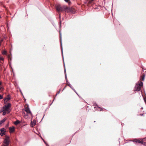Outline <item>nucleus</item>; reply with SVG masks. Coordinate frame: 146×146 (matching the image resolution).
<instances>
[{
  "instance_id": "aec40b11",
  "label": "nucleus",
  "mask_w": 146,
  "mask_h": 146,
  "mask_svg": "<svg viewBox=\"0 0 146 146\" xmlns=\"http://www.w3.org/2000/svg\"><path fill=\"white\" fill-rule=\"evenodd\" d=\"M2 111L3 112V115H5V114H6V112L5 111Z\"/></svg>"
},
{
  "instance_id": "0eeeda50",
  "label": "nucleus",
  "mask_w": 146,
  "mask_h": 146,
  "mask_svg": "<svg viewBox=\"0 0 146 146\" xmlns=\"http://www.w3.org/2000/svg\"><path fill=\"white\" fill-rule=\"evenodd\" d=\"M10 99V97L9 95H8L7 97L5 98L4 100V102L5 104Z\"/></svg>"
},
{
  "instance_id": "6ab92c4d",
  "label": "nucleus",
  "mask_w": 146,
  "mask_h": 146,
  "mask_svg": "<svg viewBox=\"0 0 146 146\" xmlns=\"http://www.w3.org/2000/svg\"><path fill=\"white\" fill-rule=\"evenodd\" d=\"M145 76L143 75V76H142L141 78L142 80L143 81H144L145 79Z\"/></svg>"
},
{
  "instance_id": "2f4dec72",
  "label": "nucleus",
  "mask_w": 146,
  "mask_h": 146,
  "mask_svg": "<svg viewBox=\"0 0 146 146\" xmlns=\"http://www.w3.org/2000/svg\"><path fill=\"white\" fill-rule=\"evenodd\" d=\"M145 102H146V100H145Z\"/></svg>"
},
{
  "instance_id": "7ed1b4c3",
  "label": "nucleus",
  "mask_w": 146,
  "mask_h": 146,
  "mask_svg": "<svg viewBox=\"0 0 146 146\" xmlns=\"http://www.w3.org/2000/svg\"><path fill=\"white\" fill-rule=\"evenodd\" d=\"M9 137L7 135L5 136V138L4 140L3 143L5 145H9Z\"/></svg>"
},
{
  "instance_id": "4be33fe9",
  "label": "nucleus",
  "mask_w": 146,
  "mask_h": 146,
  "mask_svg": "<svg viewBox=\"0 0 146 146\" xmlns=\"http://www.w3.org/2000/svg\"><path fill=\"white\" fill-rule=\"evenodd\" d=\"M3 98V95H1L0 94V100L2 99Z\"/></svg>"
},
{
  "instance_id": "7c9ffc66",
  "label": "nucleus",
  "mask_w": 146,
  "mask_h": 146,
  "mask_svg": "<svg viewBox=\"0 0 146 146\" xmlns=\"http://www.w3.org/2000/svg\"><path fill=\"white\" fill-rule=\"evenodd\" d=\"M1 90V88H0V90Z\"/></svg>"
},
{
  "instance_id": "9b49d317",
  "label": "nucleus",
  "mask_w": 146,
  "mask_h": 146,
  "mask_svg": "<svg viewBox=\"0 0 146 146\" xmlns=\"http://www.w3.org/2000/svg\"><path fill=\"white\" fill-rule=\"evenodd\" d=\"M7 119L6 118H4L3 119L0 121V125L4 123Z\"/></svg>"
},
{
  "instance_id": "ddd939ff",
  "label": "nucleus",
  "mask_w": 146,
  "mask_h": 146,
  "mask_svg": "<svg viewBox=\"0 0 146 146\" xmlns=\"http://www.w3.org/2000/svg\"><path fill=\"white\" fill-rule=\"evenodd\" d=\"M20 123V121L18 120H17L16 121L14 122V124L15 125H17Z\"/></svg>"
},
{
  "instance_id": "1a4fd4ad",
  "label": "nucleus",
  "mask_w": 146,
  "mask_h": 146,
  "mask_svg": "<svg viewBox=\"0 0 146 146\" xmlns=\"http://www.w3.org/2000/svg\"><path fill=\"white\" fill-rule=\"evenodd\" d=\"M143 139L142 140H139L137 139H135L134 140V141L136 142V143H141L142 144V141H143Z\"/></svg>"
},
{
  "instance_id": "4468645a",
  "label": "nucleus",
  "mask_w": 146,
  "mask_h": 146,
  "mask_svg": "<svg viewBox=\"0 0 146 146\" xmlns=\"http://www.w3.org/2000/svg\"><path fill=\"white\" fill-rule=\"evenodd\" d=\"M94 0H88V3L89 4H91L92 3V2L94 1Z\"/></svg>"
},
{
  "instance_id": "dca6fc26",
  "label": "nucleus",
  "mask_w": 146,
  "mask_h": 146,
  "mask_svg": "<svg viewBox=\"0 0 146 146\" xmlns=\"http://www.w3.org/2000/svg\"><path fill=\"white\" fill-rule=\"evenodd\" d=\"M69 13H74V9L73 8H71V10H70Z\"/></svg>"
},
{
  "instance_id": "20e7f679",
  "label": "nucleus",
  "mask_w": 146,
  "mask_h": 146,
  "mask_svg": "<svg viewBox=\"0 0 146 146\" xmlns=\"http://www.w3.org/2000/svg\"><path fill=\"white\" fill-rule=\"evenodd\" d=\"M25 111L27 113V114L29 116H31L32 113L31 111L29 108L28 107H26L25 108Z\"/></svg>"
},
{
  "instance_id": "5701e85b",
  "label": "nucleus",
  "mask_w": 146,
  "mask_h": 146,
  "mask_svg": "<svg viewBox=\"0 0 146 146\" xmlns=\"http://www.w3.org/2000/svg\"><path fill=\"white\" fill-rule=\"evenodd\" d=\"M64 1L66 2H68L69 1V0H64Z\"/></svg>"
},
{
  "instance_id": "c85d7f7f",
  "label": "nucleus",
  "mask_w": 146,
  "mask_h": 146,
  "mask_svg": "<svg viewBox=\"0 0 146 146\" xmlns=\"http://www.w3.org/2000/svg\"><path fill=\"white\" fill-rule=\"evenodd\" d=\"M1 18V16L0 15V18Z\"/></svg>"
},
{
  "instance_id": "f257e3e1",
  "label": "nucleus",
  "mask_w": 146,
  "mask_h": 146,
  "mask_svg": "<svg viewBox=\"0 0 146 146\" xmlns=\"http://www.w3.org/2000/svg\"><path fill=\"white\" fill-rule=\"evenodd\" d=\"M11 104L9 103L5 104L4 106L3 107V111H5L7 112L8 113H9L10 111L9 108L11 107Z\"/></svg>"
},
{
  "instance_id": "bb28decb",
  "label": "nucleus",
  "mask_w": 146,
  "mask_h": 146,
  "mask_svg": "<svg viewBox=\"0 0 146 146\" xmlns=\"http://www.w3.org/2000/svg\"><path fill=\"white\" fill-rule=\"evenodd\" d=\"M44 141L45 143H46V142H45V141L44 140Z\"/></svg>"
},
{
  "instance_id": "b1692460",
  "label": "nucleus",
  "mask_w": 146,
  "mask_h": 146,
  "mask_svg": "<svg viewBox=\"0 0 146 146\" xmlns=\"http://www.w3.org/2000/svg\"><path fill=\"white\" fill-rule=\"evenodd\" d=\"M60 93V91H59L56 94V95L58 94H59Z\"/></svg>"
},
{
  "instance_id": "412c9836",
  "label": "nucleus",
  "mask_w": 146,
  "mask_h": 146,
  "mask_svg": "<svg viewBox=\"0 0 146 146\" xmlns=\"http://www.w3.org/2000/svg\"><path fill=\"white\" fill-rule=\"evenodd\" d=\"M0 60H4V58L3 57L0 56Z\"/></svg>"
},
{
  "instance_id": "6e6552de",
  "label": "nucleus",
  "mask_w": 146,
  "mask_h": 146,
  "mask_svg": "<svg viewBox=\"0 0 146 146\" xmlns=\"http://www.w3.org/2000/svg\"><path fill=\"white\" fill-rule=\"evenodd\" d=\"M64 8L65 11L68 13H70V10H71V8L67 7L64 6Z\"/></svg>"
},
{
  "instance_id": "2eb2a0df",
  "label": "nucleus",
  "mask_w": 146,
  "mask_h": 146,
  "mask_svg": "<svg viewBox=\"0 0 146 146\" xmlns=\"http://www.w3.org/2000/svg\"><path fill=\"white\" fill-rule=\"evenodd\" d=\"M2 54L3 55H6L7 54V52L5 50H3L2 52Z\"/></svg>"
},
{
  "instance_id": "423d86ee",
  "label": "nucleus",
  "mask_w": 146,
  "mask_h": 146,
  "mask_svg": "<svg viewBox=\"0 0 146 146\" xmlns=\"http://www.w3.org/2000/svg\"><path fill=\"white\" fill-rule=\"evenodd\" d=\"M0 135L1 136H2L3 135H5L6 130L5 128H3L1 129H0Z\"/></svg>"
},
{
  "instance_id": "f03ea898",
  "label": "nucleus",
  "mask_w": 146,
  "mask_h": 146,
  "mask_svg": "<svg viewBox=\"0 0 146 146\" xmlns=\"http://www.w3.org/2000/svg\"><path fill=\"white\" fill-rule=\"evenodd\" d=\"M143 83L142 82H141L140 83L136 84L135 88V90L137 91H139L141 89V87L143 86Z\"/></svg>"
},
{
  "instance_id": "a878e982",
  "label": "nucleus",
  "mask_w": 146,
  "mask_h": 146,
  "mask_svg": "<svg viewBox=\"0 0 146 146\" xmlns=\"http://www.w3.org/2000/svg\"><path fill=\"white\" fill-rule=\"evenodd\" d=\"M64 72H65V74H66V70H65V71H64Z\"/></svg>"
},
{
  "instance_id": "a211bd4d",
  "label": "nucleus",
  "mask_w": 146,
  "mask_h": 146,
  "mask_svg": "<svg viewBox=\"0 0 146 146\" xmlns=\"http://www.w3.org/2000/svg\"><path fill=\"white\" fill-rule=\"evenodd\" d=\"M96 106L99 109V110H100V111H101L102 109V108H100V107H99V106L98 105H97L96 104Z\"/></svg>"
},
{
  "instance_id": "f8f14e48",
  "label": "nucleus",
  "mask_w": 146,
  "mask_h": 146,
  "mask_svg": "<svg viewBox=\"0 0 146 146\" xmlns=\"http://www.w3.org/2000/svg\"><path fill=\"white\" fill-rule=\"evenodd\" d=\"M31 124L33 126H35L36 124V121L35 120H34L33 121H32Z\"/></svg>"
},
{
  "instance_id": "cd10ccee",
  "label": "nucleus",
  "mask_w": 146,
  "mask_h": 146,
  "mask_svg": "<svg viewBox=\"0 0 146 146\" xmlns=\"http://www.w3.org/2000/svg\"><path fill=\"white\" fill-rule=\"evenodd\" d=\"M23 113H24V114H25V113L24 112H23Z\"/></svg>"
},
{
  "instance_id": "9d476101",
  "label": "nucleus",
  "mask_w": 146,
  "mask_h": 146,
  "mask_svg": "<svg viewBox=\"0 0 146 146\" xmlns=\"http://www.w3.org/2000/svg\"><path fill=\"white\" fill-rule=\"evenodd\" d=\"M9 132L10 133H12L15 131V127L13 126L12 127H10L9 128Z\"/></svg>"
},
{
  "instance_id": "f3484780",
  "label": "nucleus",
  "mask_w": 146,
  "mask_h": 146,
  "mask_svg": "<svg viewBox=\"0 0 146 146\" xmlns=\"http://www.w3.org/2000/svg\"><path fill=\"white\" fill-rule=\"evenodd\" d=\"M143 140V141H142V144L143 145L146 146V142L144 141Z\"/></svg>"
},
{
  "instance_id": "c756f323",
  "label": "nucleus",
  "mask_w": 146,
  "mask_h": 146,
  "mask_svg": "<svg viewBox=\"0 0 146 146\" xmlns=\"http://www.w3.org/2000/svg\"><path fill=\"white\" fill-rule=\"evenodd\" d=\"M1 88V89L2 88V87H0Z\"/></svg>"
},
{
  "instance_id": "39448f33",
  "label": "nucleus",
  "mask_w": 146,
  "mask_h": 146,
  "mask_svg": "<svg viewBox=\"0 0 146 146\" xmlns=\"http://www.w3.org/2000/svg\"><path fill=\"white\" fill-rule=\"evenodd\" d=\"M56 9L57 11L59 12H61L64 10V7H61L60 5H58L56 6Z\"/></svg>"
},
{
  "instance_id": "393cba45",
  "label": "nucleus",
  "mask_w": 146,
  "mask_h": 146,
  "mask_svg": "<svg viewBox=\"0 0 146 146\" xmlns=\"http://www.w3.org/2000/svg\"><path fill=\"white\" fill-rule=\"evenodd\" d=\"M1 84V82H0V86Z\"/></svg>"
}]
</instances>
